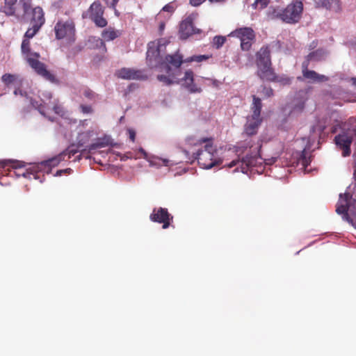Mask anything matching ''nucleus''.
<instances>
[{
  "instance_id": "obj_5",
  "label": "nucleus",
  "mask_w": 356,
  "mask_h": 356,
  "mask_svg": "<svg viewBox=\"0 0 356 356\" xmlns=\"http://www.w3.org/2000/svg\"><path fill=\"white\" fill-rule=\"evenodd\" d=\"M22 52L26 55V58L29 65L35 70V71L47 80L51 82H56L55 76L49 72L45 65L39 61L40 54L36 52H31L30 49V41L28 39H24L22 42Z\"/></svg>"
},
{
  "instance_id": "obj_12",
  "label": "nucleus",
  "mask_w": 356,
  "mask_h": 356,
  "mask_svg": "<svg viewBox=\"0 0 356 356\" xmlns=\"http://www.w3.org/2000/svg\"><path fill=\"white\" fill-rule=\"evenodd\" d=\"M193 17L189 15L181 22L179 31L181 39L186 40L189 36L199 33V30L193 26Z\"/></svg>"
},
{
  "instance_id": "obj_58",
  "label": "nucleus",
  "mask_w": 356,
  "mask_h": 356,
  "mask_svg": "<svg viewBox=\"0 0 356 356\" xmlns=\"http://www.w3.org/2000/svg\"><path fill=\"white\" fill-rule=\"evenodd\" d=\"M150 53H151L150 49H148L147 53V57H149V56H150Z\"/></svg>"
},
{
  "instance_id": "obj_29",
  "label": "nucleus",
  "mask_w": 356,
  "mask_h": 356,
  "mask_svg": "<svg viewBox=\"0 0 356 356\" xmlns=\"http://www.w3.org/2000/svg\"><path fill=\"white\" fill-rule=\"evenodd\" d=\"M17 78V75L8 73L1 76V81L6 86H9L11 83L15 82Z\"/></svg>"
},
{
  "instance_id": "obj_59",
  "label": "nucleus",
  "mask_w": 356,
  "mask_h": 356,
  "mask_svg": "<svg viewBox=\"0 0 356 356\" xmlns=\"http://www.w3.org/2000/svg\"><path fill=\"white\" fill-rule=\"evenodd\" d=\"M353 81V83L354 84H356V79L355 78H353L352 79Z\"/></svg>"
},
{
  "instance_id": "obj_27",
  "label": "nucleus",
  "mask_w": 356,
  "mask_h": 356,
  "mask_svg": "<svg viewBox=\"0 0 356 356\" xmlns=\"http://www.w3.org/2000/svg\"><path fill=\"white\" fill-rule=\"evenodd\" d=\"M9 164H11L10 165L15 169H21L24 165L23 163L21 161H13L10 160H3L0 161V168H5L6 166L8 165Z\"/></svg>"
},
{
  "instance_id": "obj_25",
  "label": "nucleus",
  "mask_w": 356,
  "mask_h": 356,
  "mask_svg": "<svg viewBox=\"0 0 356 356\" xmlns=\"http://www.w3.org/2000/svg\"><path fill=\"white\" fill-rule=\"evenodd\" d=\"M121 33L113 29H106L102 32V37L107 41L113 40L120 36Z\"/></svg>"
},
{
  "instance_id": "obj_28",
  "label": "nucleus",
  "mask_w": 356,
  "mask_h": 356,
  "mask_svg": "<svg viewBox=\"0 0 356 356\" xmlns=\"http://www.w3.org/2000/svg\"><path fill=\"white\" fill-rule=\"evenodd\" d=\"M211 56H207V55H195L190 56L188 58H186L184 59L185 63H192V62H197V63H201L202 61L208 60Z\"/></svg>"
},
{
  "instance_id": "obj_14",
  "label": "nucleus",
  "mask_w": 356,
  "mask_h": 356,
  "mask_svg": "<svg viewBox=\"0 0 356 356\" xmlns=\"http://www.w3.org/2000/svg\"><path fill=\"white\" fill-rule=\"evenodd\" d=\"M194 72L188 70L184 72V76L181 79L183 86L191 93H200L202 90L195 83Z\"/></svg>"
},
{
  "instance_id": "obj_35",
  "label": "nucleus",
  "mask_w": 356,
  "mask_h": 356,
  "mask_svg": "<svg viewBox=\"0 0 356 356\" xmlns=\"http://www.w3.org/2000/svg\"><path fill=\"white\" fill-rule=\"evenodd\" d=\"M299 162L305 168L309 165L311 160H310L309 157L307 156V153H306L305 150H303L302 152V154L300 156Z\"/></svg>"
},
{
  "instance_id": "obj_54",
  "label": "nucleus",
  "mask_w": 356,
  "mask_h": 356,
  "mask_svg": "<svg viewBox=\"0 0 356 356\" xmlns=\"http://www.w3.org/2000/svg\"><path fill=\"white\" fill-rule=\"evenodd\" d=\"M211 3L224 2L225 0H209Z\"/></svg>"
},
{
  "instance_id": "obj_51",
  "label": "nucleus",
  "mask_w": 356,
  "mask_h": 356,
  "mask_svg": "<svg viewBox=\"0 0 356 356\" xmlns=\"http://www.w3.org/2000/svg\"><path fill=\"white\" fill-rule=\"evenodd\" d=\"M139 152L141 153V154L143 155V157L145 159H147V153L145 152V150L144 149H143L142 147L139 149Z\"/></svg>"
},
{
  "instance_id": "obj_43",
  "label": "nucleus",
  "mask_w": 356,
  "mask_h": 356,
  "mask_svg": "<svg viewBox=\"0 0 356 356\" xmlns=\"http://www.w3.org/2000/svg\"><path fill=\"white\" fill-rule=\"evenodd\" d=\"M30 8H31L30 0H27L26 1L23 3V10H24V13H28Z\"/></svg>"
},
{
  "instance_id": "obj_9",
  "label": "nucleus",
  "mask_w": 356,
  "mask_h": 356,
  "mask_svg": "<svg viewBox=\"0 0 356 356\" xmlns=\"http://www.w3.org/2000/svg\"><path fill=\"white\" fill-rule=\"evenodd\" d=\"M104 9L102 7L100 1H94L87 11L88 17L98 27L103 28L106 26L107 21L103 17Z\"/></svg>"
},
{
  "instance_id": "obj_42",
  "label": "nucleus",
  "mask_w": 356,
  "mask_h": 356,
  "mask_svg": "<svg viewBox=\"0 0 356 356\" xmlns=\"http://www.w3.org/2000/svg\"><path fill=\"white\" fill-rule=\"evenodd\" d=\"M205 0H190L189 3L191 6L197 7L200 6Z\"/></svg>"
},
{
  "instance_id": "obj_38",
  "label": "nucleus",
  "mask_w": 356,
  "mask_h": 356,
  "mask_svg": "<svg viewBox=\"0 0 356 356\" xmlns=\"http://www.w3.org/2000/svg\"><path fill=\"white\" fill-rule=\"evenodd\" d=\"M240 40L241 49L244 51H248L252 47V41L253 40L246 39V38Z\"/></svg>"
},
{
  "instance_id": "obj_46",
  "label": "nucleus",
  "mask_w": 356,
  "mask_h": 356,
  "mask_svg": "<svg viewBox=\"0 0 356 356\" xmlns=\"http://www.w3.org/2000/svg\"><path fill=\"white\" fill-rule=\"evenodd\" d=\"M162 11H167L168 13H172L173 11V7L172 6L168 4L163 8Z\"/></svg>"
},
{
  "instance_id": "obj_4",
  "label": "nucleus",
  "mask_w": 356,
  "mask_h": 356,
  "mask_svg": "<svg viewBox=\"0 0 356 356\" xmlns=\"http://www.w3.org/2000/svg\"><path fill=\"white\" fill-rule=\"evenodd\" d=\"M64 160L63 154L52 157L48 160L43 161L40 163H35L31 167L21 172H15L16 176H22L25 178L31 179H39L40 182H42L44 177V173L49 174L51 169L59 164V163Z\"/></svg>"
},
{
  "instance_id": "obj_22",
  "label": "nucleus",
  "mask_w": 356,
  "mask_h": 356,
  "mask_svg": "<svg viewBox=\"0 0 356 356\" xmlns=\"http://www.w3.org/2000/svg\"><path fill=\"white\" fill-rule=\"evenodd\" d=\"M261 99L256 95H252V103L250 106V109L252 113L251 116L261 118Z\"/></svg>"
},
{
  "instance_id": "obj_33",
  "label": "nucleus",
  "mask_w": 356,
  "mask_h": 356,
  "mask_svg": "<svg viewBox=\"0 0 356 356\" xmlns=\"http://www.w3.org/2000/svg\"><path fill=\"white\" fill-rule=\"evenodd\" d=\"M270 3V0H255V1L252 4V7L254 9H264L266 8Z\"/></svg>"
},
{
  "instance_id": "obj_6",
  "label": "nucleus",
  "mask_w": 356,
  "mask_h": 356,
  "mask_svg": "<svg viewBox=\"0 0 356 356\" xmlns=\"http://www.w3.org/2000/svg\"><path fill=\"white\" fill-rule=\"evenodd\" d=\"M336 211L343 215V220L356 227V200L353 199L350 193L340 194Z\"/></svg>"
},
{
  "instance_id": "obj_8",
  "label": "nucleus",
  "mask_w": 356,
  "mask_h": 356,
  "mask_svg": "<svg viewBox=\"0 0 356 356\" xmlns=\"http://www.w3.org/2000/svg\"><path fill=\"white\" fill-rule=\"evenodd\" d=\"M54 31L58 40L65 39L69 43L75 40V28L72 22H58L55 25Z\"/></svg>"
},
{
  "instance_id": "obj_32",
  "label": "nucleus",
  "mask_w": 356,
  "mask_h": 356,
  "mask_svg": "<svg viewBox=\"0 0 356 356\" xmlns=\"http://www.w3.org/2000/svg\"><path fill=\"white\" fill-rule=\"evenodd\" d=\"M226 42V38L225 36L217 35L213 39V45L216 49H220Z\"/></svg>"
},
{
  "instance_id": "obj_47",
  "label": "nucleus",
  "mask_w": 356,
  "mask_h": 356,
  "mask_svg": "<svg viewBox=\"0 0 356 356\" xmlns=\"http://www.w3.org/2000/svg\"><path fill=\"white\" fill-rule=\"evenodd\" d=\"M72 169L70 168H67L65 170H60L57 171L56 175H61L63 173H70Z\"/></svg>"
},
{
  "instance_id": "obj_52",
  "label": "nucleus",
  "mask_w": 356,
  "mask_h": 356,
  "mask_svg": "<svg viewBox=\"0 0 356 356\" xmlns=\"http://www.w3.org/2000/svg\"><path fill=\"white\" fill-rule=\"evenodd\" d=\"M42 95H43V97H44V98H47V99H49V100H50V99H51V97H52L51 93V92H45V93H43V94H42Z\"/></svg>"
},
{
  "instance_id": "obj_19",
  "label": "nucleus",
  "mask_w": 356,
  "mask_h": 356,
  "mask_svg": "<svg viewBox=\"0 0 356 356\" xmlns=\"http://www.w3.org/2000/svg\"><path fill=\"white\" fill-rule=\"evenodd\" d=\"M261 122V118H255L254 116L248 117L246 124H245V134L248 136L256 134Z\"/></svg>"
},
{
  "instance_id": "obj_37",
  "label": "nucleus",
  "mask_w": 356,
  "mask_h": 356,
  "mask_svg": "<svg viewBox=\"0 0 356 356\" xmlns=\"http://www.w3.org/2000/svg\"><path fill=\"white\" fill-rule=\"evenodd\" d=\"M83 95L88 100H91V101L95 100L97 97V95L95 94V92L88 88H86L83 89Z\"/></svg>"
},
{
  "instance_id": "obj_13",
  "label": "nucleus",
  "mask_w": 356,
  "mask_h": 356,
  "mask_svg": "<svg viewBox=\"0 0 356 356\" xmlns=\"http://www.w3.org/2000/svg\"><path fill=\"white\" fill-rule=\"evenodd\" d=\"M316 8H325L334 13H340L342 11V2L341 0H313Z\"/></svg>"
},
{
  "instance_id": "obj_49",
  "label": "nucleus",
  "mask_w": 356,
  "mask_h": 356,
  "mask_svg": "<svg viewBox=\"0 0 356 356\" xmlns=\"http://www.w3.org/2000/svg\"><path fill=\"white\" fill-rule=\"evenodd\" d=\"M132 155L131 152H127L125 154L123 155V156L121 158L122 161H125L127 159H131Z\"/></svg>"
},
{
  "instance_id": "obj_36",
  "label": "nucleus",
  "mask_w": 356,
  "mask_h": 356,
  "mask_svg": "<svg viewBox=\"0 0 356 356\" xmlns=\"http://www.w3.org/2000/svg\"><path fill=\"white\" fill-rule=\"evenodd\" d=\"M1 9L2 11L8 16L14 15L15 13V6L4 4Z\"/></svg>"
},
{
  "instance_id": "obj_45",
  "label": "nucleus",
  "mask_w": 356,
  "mask_h": 356,
  "mask_svg": "<svg viewBox=\"0 0 356 356\" xmlns=\"http://www.w3.org/2000/svg\"><path fill=\"white\" fill-rule=\"evenodd\" d=\"M99 44L103 48L104 51H106V45H105L104 41L100 38H98L97 40V45H99Z\"/></svg>"
},
{
  "instance_id": "obj_56",
  "label": "nucleus",
  "mask_w": 356,
  "mask_h": 356,
  "mask_svg": "<svg viewBox=\"0 0 356 356\" xmlns=\"http://www.w3.org/2000/svg\"><path fill=\"white\" fill-rule=\"evenodd\" d=\"M81 154H79L78 156H76V158L74 159V161H79V160H81Z\"/></svg>"
},
{
  "instance_id": "obj_48",
  "label": "nucleus",
  "mask_w": 356,
  "mask_h": 356,
  "mask_svg": "<svg viewBox=\"0 0 356 356\" xmlns=\"http://www.w3.org/2000/svg\"><path fill=\"white\" fill-rule=\"evenodd\" d=\"M165 26V22L161 21L159 22V31L161 33H162V32L164 31Z\"/></svg>"
},
{
  "instance_id": "obj_17",
  "label": "nucleus",
  "mask_w": 356,
  "mask_h": 356,
  "mask_svg": "<svg viewBox=\"0 0 356 356\" xmlns=\"http://www.w3.org/2000/svg\"><path fill=\"white\" fill-rule=\"evenodd\" d=\"M302 75L305 79H308L309 82H325L328 81V77L325 75L319 74L314 70H309L308 63L303 62L302 65Z\"/></svg>"
},
{
  "instance_id": "obj_26",
  "label": "nucleus",
  "mask_w": 356,
  "mask_h": 356,
  "mask_svg": "<svg viewBox=\"0 0 356 356\" xmlns=\"http://www.w3.org/2000/svg\"><path fill=\"white\" fill-rule=\"evenodd\" d=\"M324 56L323 51L321 49H318L315 51L311 52L307 56V60L305 62L308 63L312 60L318 61L323 58Z\"/></svg>"
},
{
  "instance_id": "obj_16",
  "label": "nucleus",
  "mask_w": 356,
  "mask_h": 356,
  "mask_svg": "<svg viewBox=\"0 0 356 356\" xmlns=\"http://www.w3.org/2000/svg\"><path fill=\"white\" fill-rule=\"evenodd\" d=\"M116 74L119 78L128 80H145L147 78L141 70L132 68H122L116 72Z\"/></svg>"
},
{
  "instance_id": "obj_57",
  "label": "nucleus",
  "mask_w": 356,
  "mask_h": 356,
  "mask_svg": "<svg viewBox=\"0 0 356 356\" xmlns=\"http://www.w3.org/2000/svg\"><path fill=\"white\" fill-rule=\"evenodd\" d=\"M162 16V11H161L156 16V19H159Z\"/></svg>"
},
{
  "instance_id": "obj_15",
  "label": "nucleus",
  "mask_w": 356,
  "mask_h": 356,
  "mask_svg": "<svg viewBox=\"0 0 356 356\" xmlns=\"http://www.w3.org/2000/svg\"><path fill=\"white\" fill-rule=\"evenodd\" d=\"M43 104H38V102H31V104L37 108L39 112L44 115V107H47L48 109L52 108L54 113L60 116H63L65 113L63 106L59 104L57 99H54V102L46 103L44 99H42Z\"/></svg>"
},
{
  "instance_id": "obj_31",
  "label": "nucleus",
  "mask_w": 356,
  "mask_h": 356,
  "mask_svg": "<svg viewBox=\"0 0 356 356\" xmlns=\"http://www.w3.org/2000/svg\"><path fill=\"white\" fill-rule=\"evenodd\" d=\"M108 145V143L104 139L99 138L95 143L89 145V150H94L98 148L104 147Z\"/></svg>"
},
{
  "instance_id": "obj_3",
  "label": "nucleus",
  "mask_w": 356,
  "mask_h": 356,
  "mask_svg": "<svg viewBox=\"0 0 356 356\" xmlns=\"http://www.w3.org/2000/svg\"><path fill=\"white\" fill-rule=\"evenodd\" d=\"M257 66V76L263 81H277L284 84H289V78L278 79L272 67L270 59V50L268 46L262 47L256 55Z\"/></svg>"
},
{
  "instance_id": "obj_24",
  "label": "nucleus",
  "mask_w": 356,
  "mask_h": 356,
  "mask_svg": "<svg viewBox=\"0 0 356 356\" xmlns=\"http://www.w3.org/2000/svg\"><path fill=\"white\" fill-rule=\"evenodd\" d=\"M83 143H81V141H79L77 145L72 144L70 145L65 151L60 154H63V158L65 159V157L67 156V159H70L79 152V148L83 147Z\"/></svg>"
},
{
  "instance_id": "obj_30",
  "label": "nucleus",
  "mask_w": 356,
  "mask_h": 356,
  "mask_svg": "<svg viewBox=\"0 0 356 356\" xmlns=\"http://www.w3.org/2000/svg\"><path fill=\"white\" fill-rule=\"evenodd\" d=\"M41 27L38 25L32 24V27L28 29L24 34L25 39H31L39 31Z\"/></svg>"
},
{
  "instance_id": "obj_2",
  "label": "nucleus",
  "mask_w": 356,
  "mask_h": 356,
  "mask_svg": "<svg viewBox=\"0 0 356 356\" xmlns=\"http://www.w3.org/2000/svg\"><path fill=\"white\" fill-rule=\"evenodd\" d=\"M185 63L183 56L178 51L173 54H168L165 56L163 63L160 65V71L165 74H159L157 79L165 86L179 83V76L181 74L180 67Z\"/></svg>"
},
{
  "instance_id": "obj_53",
  "label": "nucleus",
  "mask_w": 356,
  "mask_h": 356,
  "mask_svg": "<svg viewBox=\"0 0 356 356\" xmlns=\"http://www.w3.org/2000/svg\"><path fill=\"white\" fill-rule=\"evenodd\" d=\"M14 94L15 95H17L18 94L20 95L21 96H23L24 95V92H22V90L20 89H16L15 91H14Z\"/></svg>"
},
{
  "instance_id": "obj_40",
  "label": "nucleus",
  "mask_w": 356,
  "mask_h": 356,
  "mask_svg": "<svg viewBox=\"0 0 356 356\" xmlns=\"http://www.w3.org/2000/svg\"><path fill=\"white\" fill-rule=\"evenodd\" d=\"M81 111L84 114H88L92 113L93 110L91 106L89 105H80Z\"/></svg>"
},
{
  "instance_id": "obj_34",
  "label": "nucleus",
  "mask_w": 356,
  "mask_h": 356,
  "mask_svg": "<svg viewBox=\"0 0 356 356\" xmlns=\"http://www.w3.org/2000/svg\"><path fill=\"white\" fill-rule=\"evenodd\" d=\"M350 137L351 138V143H353V146L355 147V152L354 154V156H355V165H354V168H355V170H354V172H353V178H354V180H355V184H356V129L353 130V134L351 136H350Z\"/></svg>"
},
{
  "instance_id": "obj_39",
  "label": "nucleus",
  "mask_w": 356,
  "mask_h": 356,
  "mask_svg": "<svg viewBox=\"0 0 356 356\" xmlns=\"http://www.w3.org/2000/svg\"><path fill=\"white\" fill-rule=\"evenodd\" d=\"M261 93L266 97H270L273 95V90L270 87H266L264 86L262 88Z\"/></svg>"
},
{
  "instance_id": "obj_21",
  "label": "nucleus",
  "mask_w": 356,
  "mask_h": 356,
  "mask_svg": "<svg viewBox=\"0 0 356 356\" xmlns=\"http://www.w3.org/2000/svg\"><path fill=\"white\" fill-rule=\"evenodd\" d=\"M44 22V13L42 8L40 6L34 8L32 11L31 24L42 27Z\"/></svg>"
},
{
  "instance_id": "obj_11",
  "label": "nucleus",
  "mask_w": 356,
  "mask_h": 356,
  "mask_svg": "<svg viewBox=\"0 0 356 356\" xmlns=\"http://www.w3.org/2000/svg\"><path fill=\"white\" fill-rule=\"evenodd\" d=\"M259 160H261V158L247 155L242 161L234 160L226 166L231 168L241 163V171L243 173H247L250 168L254 167L258 163H261Z\"/></svg>"
},
{
  "instance_id": "obj_44",
  "label": "nucleus",
  "mask_w": 356,
  "mask_h": 356,
  "mask_svg": "<svg viewBox=\"0 0 356 356\" xmlns=\"http://www.w3.org/2000/svg\"><path fill=\"white\" fill-rule=\"evenodd\" d=\"M119 0H105L106 3L112 8H115Z\"/></svg>"
},
{
  "instance_id": "obj_18",
  "label": "nucleus",
  "mask_w": 356,
  "mask_h": 356,
  "mask_svg": "<svg viewBox=\"0 0 356 356\" xmlns=\"http://www.w3.org/2000/svg\"><path fill=\"white\" fill-rule=\"evenodd\" d=\"M336 144L342 149L343 156H348L350 154L351 138L346 134H339L335 136Z\"/></svg>"
},
{
  "instance_id": "obj_41",
  "label": "nucleus",
  "mask_w": 356,
  "mask_h": 356,
  "mask_svg": "<svg viewBox=\"0 0 356 356\" xmlns=\"http://www.w3.org/2000/svg\"><path fill=\"white\" fill-rule=\"evenodd\" d=\"M127 132L129 134V137L130 140L132 142H134L135 141V138H136V132H135V131L134 129H129L127 130Z\"/></svg>"
},
{
  "instance_id": "obj_55",
  "label": "nucleus",
  "mask_w": 356,
  "mask_h": 356,
  "mask_svg": "<svg viewBox=\"0 0 356 356\" xmlns=\"http://www.w3.org/2000/svg\"><path fill=\"white\" fill-rule=\"evenodd\" d=\"M164 165H168L169 161L168 159H162Z\"/></svg>"
},
{
  "instance_id": "obj_20",
  "label": "nucleus",
  "mask_w": 356,
  "mask_h": 356,
  "mask_svg": "<svg viewBox=\"0 0 356 356\" xmlns=\"http://www.w3.org/2000/svg\"><path fill=\"white\" fill-rule=\"evenodd\" d=\"M230 36L236 37L239 39L246 38V39L254 40L255 35L254 31L250 27H243L236 29L232 31Z\"/></svg>"
},
{
  "instance_id": "obj_23",
  "label": "nucleus",
  "mask_w": 356,
  "mask_h": 356,
  "mask_svg": "<svg viewBox=\"0 0 356 356\" xmlns=\"http://www.w3.org/2000/svg\"><path fill=\"white\" fill-rule=\"evenodd\" d=\"M326 121L324 119L317 120L312 126L310 132L312 134L320 136L326 128Z\"/></svg>"
},
{
  "instance_id": "obj_7",
  "label": "nucleus",
  "mask_w": 356,
  "mask_h": 356,
  "mask_svg": "<svg viewBox=\"0 0 356 356\" xmlns=\"http://www.w3.org/2000/svg\"><path fill=\"white\" fill-rule=\"evenodd\" d=\"M303 11V3L301 1L296 0L289 4L280 14V18L285 22L294 24L301 18Z\"/></svg>"
},
{
  "instance_id": "obj_60",
  "label": "nucleus",
  "mask_w": 356,
  "mask_h": 356,
  "mask_svg": "<svg viewBox=\"0 0 356 356\" xmlns=\"http://www.w3.org/2000/svg\"><path fill=\"white\" fill-rule=\"evenodd\" d=\"M236 171H238V167H237V168H236L234 169V172H236Z\"/></svg>"
},
{
  "instance_id": "obj_10",
  "label": "nucleus",
  "mask_w": 356,
  "mask_h": 356,
  "mask_svg": "<svg viewBox=\"0 0 356 356\" xmlns=\"http://www.w3.org/2000/svg\"><path fill=\"white\" fill-rule=\"evenodd\" d=\"M149 219L154 222L162 223V228L165 229L170 226L173 220V216L168 212L165 208H154L149 216Z\"/></svg>"
},
{
  "instance_id": "obj_1",
  "label": "nucleus",
  "mask_w": 356,
  "mask_h": 356,
  "mask_svg": "<svg viewBox=\"0 0 356 356\" xmlns=\"http://www.w3.org/2000/svg\"><path fill=\"white\" fill-rule=\"evenodd\" d=\"M187 143L191 145H197L205 143L204 149H199L194 154V159L197 160L200 166L204 169L220 165L222 163V159L218 154L216 146L213 145V138L211 137H203L195 140L193 137L187 138Z\"/></svg>"
},
{
  "instance_id": "obj_50",
  "label": "nucleus",
  "mask_w": 356,
  "mask_h": 356,
  "mask_svg": "<svg viewBox=\"0 0 356 356\" xmlns=\"http://www.w3.org/2000/svg\"><path fill=\"white\" fill-rule=\"evenodd\" d=\"M4 4L15 6L17 0H4Z\"/></svg>"
}]
</instances>
